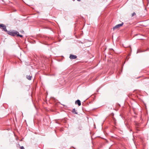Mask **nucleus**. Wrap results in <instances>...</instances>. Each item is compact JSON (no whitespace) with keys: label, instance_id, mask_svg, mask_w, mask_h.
I'll use <instances>...</instances> for the list:
<instances>
[{"label":"nucleus","instance_id":"1","mask_svg":"<svg viewBox=\"0 0 149 149\" xmlns=\"http://www.w3.org/2000/svg\"><path fill=\"white\" fill-rule=\"evenodd\" d=\"M8 32V33L11 36H14L15 35H16L17 33V31H7V32Z\"/></svg>","mask_w":149,"mask_h":149},{"label":"nucleus","instance_id":"8","mask_svg":"<svg viewBox=\"0 0 149 149\" xmlns=\"http://www.w3.org/2000/svg\"><path fill=\"white\" fill-rule=\"evenodd\" d=\"M16 33H17L16 35L17 36H19L20 37H23V36L22 35L19 34V33L17 31V32Z\"/></svg>","mask_w":149,"mask_h":149},{"label":"nucleus","instance_id":"6","mask_svg":"<svg viewBox=\"0 0 149 149\" xmlns=\"http://www.w3.org/2000/svg\"><path fill=\"white\" fill-rule=\"evenodd\" d=\"M32 76L30 75H26V78L27 79L29 80H31Z\"/></svg>","mask_w":149,"mask_h":149},{"label":"nucleus","instance_id":"4","mask_svg":"<svg viewBox=\"0 0 149 149\" xmlns=\"http://www.w3.org/2000/svg\"><path fill=\"white\" fill-rule=\"evenodd\" d=\"M77 57L76 56L73 55H70V58L71 59H75Z\"/></svg>","mask_w":149,"mask_h":149},{"label":"nucleus","instance_id":"9","mask_svg":"<svg viewBox=\"0 0 149 149\" xmlns=\"http://www.w3.org/2000/svg\"><path fill=\"white\" fill-rule=\"evenodd\" d=\"M136 15V13H135L134 12L133 13L132 15V16L133 17V16L134 15Z\"/></svg>","mask_w":149,"mask_h":149},{"label":"nucleus","instance_id":"7","mask_svg":"<svg viewBox=\"0 0 149 149\" xmlns=\"http://www.w3.org/2000/svg\"><path fill=\"white\" fill-rule=\"evenodd\" d=\"M72 112L75 114H77V113L76 112V110L75 109H73Z\"/></svg>","mask_w":149,"mask_h":149},{"label":"nucleus","instance_id":"2","mask_svg":"<svg viewBox=\"0 0 149 149\" xmlns=\"http://www.w3.org/2000/svg\"><path fill=\"white\" fill-rule=\"evenodd\" d=\"M3 29V30L6 32H7V30L6 29V26L3 24H0V28H1Z\"/></svg>","mask_w":149,"mask_h":149},{"label":"nucleus","instance_id":"5","mask_svg":"<svg viewBox=\"0 0 149 149\" xmlns=\"http://www.w3.org/2000/svg\"><path fill=\"white\" fill-rule=\"evenodd\" d=\"M75 104H77L79 106H80L81 105V102L79 100H77L75 101Z\"/></svg>","mask_w":149,"mask_h":149},{"label":"nucleus","instance_id":"10","mask_svg":"<svg viewBox=\"0 0 149 149\" xmlns=\"http://www.w3.org/2000/svg\"><path fill=\"white\" fill-rule=\"evenodd\" d=\"M21 149H25L24 147L23 146H22L20 147Z\"/></svg>","mask_w":149,"mask_h":149},{"label":"nucleus","instance_id":"3","mask_svg":"<svg viewBox=\"0 0 149 149\" xmlns=\"http://www.w3.org/2000/svg\"><path fill=\"white\" fill-rule=\"evenodd\" d=\"M123 24V22H122L121 24H118L116 25V26H115L114 27H113V30H115V29L118 28H119L122 26Z\"/></svg>","mask_w":149,"mask_h":149}]
</instances>
